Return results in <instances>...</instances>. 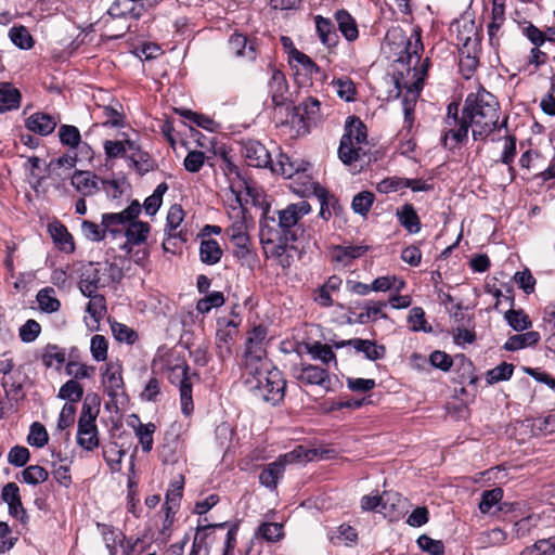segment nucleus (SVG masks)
<instances>
[{
	"label": "nucleus",
	"mask_w": 555,
	"mask_h": 555,
	"mask_svg": "<svg viewBox=\"0 0 555 555\" xmlns=\"http://www.w3.org/2000/svg\"><path fill=\"white\" fill-rule=\"evenodd\" d=\"M463 109L475 140L485 139L498 127L500 106L494 95L485 88L479 87L477 92L469 93Z\"/></svg>",
	"instance_id": "nucleus-1"
},
{
	"label": "nucleus",
	"mask_w": 555,
	"mask_h": 555,
	"mask_svg": "<svg viewBox=\"0 0 555 555\" xmlns=\"http://www.w3.org/2000/svg\"><path fill=\"white\" fill-rule=\"evenodd\" d=\"M245 384L253 395L273 405L280 403L285 395L286 382L280 370L270 362L249 365L244 369Z\"/></svg>",
	"instance_id": "nucleus-2"
},
{
	"label": "nucleus",
	"mask_w": 555,
	"mask_h": 555,
	"mask_svg": "<svg viewBox=\"0 0 555 555\" xmlns=\"http://www.w3.org/2000/svg\"><path fill=\"white\" fill-rule=\"evenodd\" d=\"M311 211V206L306 201L289 204L284 209L276 210L272 216L266 210L260 219V228H264L267 240H278V234L287 235L288 238H297L293 229L299 220Z\"/></svg>",
	"instance_id": "nucleus-3"
},
{
	"label": "nucleus",
	"mask_w": 555,
	"mask_h": 555,
	"mask_svg": "<svg viewBox=\"0 0 555 555\" xmlns=\"http://www.w3.org/2000/svg\"><path fill=\"white\" fill-rule=\"evenodd\" d=\"M124 272L117 262H89L82 267L79 289L82 295H91L101 287H106L121 281Z\"/></svg>",
	"instance_id": "nucleus-4"
},
{
	"label": "nucleus",
	"mask_w": 555,
	"mask_h": 555,
	"mask_svg": "<svg viewBox=\"0 0 555 555\" xmlns=\"http://www.w3.org/2000/svg\"><path fill=\"white\" fill-rule=\"evenodd\" d=\"M366 147L365 125L358 117H349L338 147L339 159L346 165L359 162L366 155Z\"/></svg>",
	"instance_id": "nucleus-5"
},
{
	"label": "nucleus",
	"mask_w": 555,
	"mask_h": 555,
	"mask_svg": "<svg viewBox=\"0 0 555 555\" xmlns=\"http://www.w3.org/2000/svg\"><path fill=\"white\" fill-rule=\"evenodd\" d=\"M314 455V450H308L299 446L293 451L281 455L278 461L266 465L259 475V481L269 489H275L286 464L308 462L311 461Z\"/></svg>",
	"instance_id": "nucleus-6"
},
{
	"label": "nucleus",
	"mask_w": 555,
	"mask_h": 555,
	"mask_svg": "<svg viewBox=\"0 0 555 555\" xmlns=\"http://www.w3.org/2000/svg\"><path fill=\"white\" fill-rule=\"evenodd\" d=\"M423 49L424 47L422 43L421 29L414 28L411 36L406 40L405 53L408 56V64L413 65V77H416V79L410 85L405 83L404 86L408 92L413 93L414 99L418 95V92L423 88L424 77L426 76L428 68L429 61L426 59L422 64L421 69L418 72L416 70V65L421 60V53L423 52Z\"/></svg>",
	"instance_id": "nucleus-7"
},
{
	"label": "nucleus",
	"mask_w": 555,
	"mask_h": 555,
	"mask_svg": "<svg viewBox=\"0 0 555 555\" xmlns=\"http://www.w3.org/2000/svg\"><path fill=\"white\" fill-rule=\"evenodd\" d=\"M99 410L85 400L81 413L78 420L77 444L87 450L93 451L99 447V430L95 424Z\"/></svg>",
	"instance_id": "nucleus-8"
},
{
	"label": "nucleus",
	"mask_w": 555,
	"mask_h": 555,
	"mask_svg": "<svg viewBox=\"0 0 555 555\" xmlns=\"http://www.w3.org/2000/svg\"><path fill=\"white\" fill-rule=\"evenodd\" d=\"M469 124L467 118L464 116V111L462 112V116H459V104L455 102H451L447 108V116L444 118V127L442 130V142L443 145H448V140L454 142V145L462 143L468 133Z\"/></svg>",
	"instance_id": "nucleus-9"
},
{
	"label": "nucleus",
	"mask_w": 555,
	"mask_h": 555,
	"mask_svg": "<svg viewBox=\"0 0 555 555\" xmlns=\"http://www.w3.org/2000/svg\"><path fill=\"white\" fill-rule=\"evenodd\" d=\"M266 338L267 328L264 326L254 327L247 336L246 351H245V364L244 369H248L249 365L256 366L258 363L269 362L266 359Z\"/></svg>",
	"instance_id": "nucleus-10"
},
{
	"label": "nucleus",
	"mask_w": 555,
	"mask_h": 555,
	"mask_svg": "<svg viewBox=\"0 0 555 555\" xmlns=\"http://www.w3.org/2000/svg\"><path fill=\"white\" fill-rule=\"evenodd\" d=\"M294 378L304 385L320 386L325 390L331 389V375L327 369L309 364L300 363L292 369Z\"/></svg>",
	"instance_id": "nucleus-11"
},
{
	"label": "nucleus",
	"mask_w": 555,
	"mask_h": 555,
	"mask_svg": "<svg viewBox=\"0 0 555 555\" xmlns=\"http://www.w3.org/2000/svg\"><path fill=\"white\" fill-rule=\"evenodd\" d=\"M242 154L248 166L268 168L272 165V158L266 146L256 140H248L242 145Z\"/></svg>",
	"instance_id": "nucleus-12"
},
{
	"label": "nucleus",
	"mask_w": 555,
	"mask_h": 555,
	"mask_svg": "<svg viewBox=\"0 0 555 555\" xmlns=\"http://www.w3.org/2000/svg\"><path fill=\"white\" fill-rule=\"evenodd\" d=\"M183 441L178 433L170 430L165 434L164 442L159 448V456L164 463L178 462L183 453Z\"/></svg>",
	"instance_id": "nucleus-13"
},
{
	"label": "nucleus",
	"mask_w": 555,
	"mask_h": 555,
	"mask_svg": "<svg viewBox=\"0 0 555 555\" xmlns=\"http://www.w3.org/2000/svg\"><path fill=\"white\" fill-rule=\"evenodd\" d=\"M269 90L271 94V101L275 107L286 105L289 100L288 83L285 75L279 70L273 69L271 78L269 80Z\"/></svg>",
	"instance_id": "nucleus-14"
},
{
	"label": "nucleus",
	"mask_w": 555,
	"mask_h": 555,
	"mask_svg": "<svg viewBox=\"0 0 555 555\" xmlns=\"http://www.w3.org/2000/svg\"><path fill=\"white\" fill-rule=\"evenodd\" d=\"M151 227L147 222L134 220L129 224L125 231L126 242L120 245V249L126 254L131 255L132 245H140L144 243L150 233Z\"/></svg>",
	"instance_id": "nucleus-15"
},
{
	"label": "nucleus",
	"mask_w": 555,
	"mask_h": 555,
	"mask_svg": "<svg viewBox=\"0 0 555 555\" xmlns=\"http://www.w3.org/2000/svg\"><path fill=\"white\" fill-rule=\"evenodd\" d=\"M106 547L109 555H132L135 543L127 540L121 532H116L112 529L103 532Z\"/></svg>",
	"instance_id": "nucleus-16"
},
{
	"label": "nucleus",
	"mask_w": 555,
	"mask_h": 555,
	"mask_svg": "<svg viewBox=\"0 0 555 555\" xmlns=\"http://www.w3.org/2000/svg\"><path fill=\"white\" fill-rule=\"evenodd\" d=\"M26 376L21 372V369H14L12 373L2 376L1 386L5 396L10 400L20 401L25 397L24 382Z\"/></svg>",
	"instance_id": "nucleus-17"
},
{
	"label": "nucleus",
	"mask_w": 555,
	"mask_h": 555,
	"mask_svg": "<svg viewBox=\"0 0 555 555\" xmlns=\"http://www.w3.org/2000/svg\"><path fill=\"white\" fill-rule=\"evenodd\" d=\"M237 335V324L234 321L227 322L225 326L219 328L216 334V347L221 359L229 358L232 353V346Z\"/></svg>",
	"instance_id": "nucleus-18"
},
{
	"label": "nucleus",
	"mask_w": 555,
	"mask_h": 555,
	"mask_svg": "<svg viewBox=\"0 0 555 555\" xmlns=\"http://www.w3.org/2000/svg\"><path fill=\"white\" fill-rule=\"evenodd\" d=\"M70 182L82 196H92L101 190L99 178L91 171H75Z\"/></svg>",
	"instance_id": "nucleus-19"
},
{
	"label": "nucleus",
	"mask_w": 555,
	"mask_h": 555,
	"mask_svg": "<svg viewBox=\"0 0 555 555\" xmlns=\"http://www.w3.org/2000/svg\"><path fill=\"white\" fill-rule=\"evenodd\" d=\"M309 163L305 160L292 159L285 154H280L276 163L272 162L271 170L281 173L285 178H293L295 175L307 171Z\"/></svg>",
	"instance_id": "nucleus-20"
},
{
	"label": "nucleus",
	"mask_w": 555,
	"mask_h": 555,
	"mask_svg": "<svg viewBox=\"0 0 555 555\" xmlns=\"http://www.w3.org/2000/svg\"><path fill=\"white\" fill-rule=\"evenodd\" d=\"M59 122V118L46 113H35L26 119V128L40 135L52 133Z\"/></svg>",
	"instance_id": "nucleus-21"
},
{
	"label": "nucleus",
	"mask_w": 555,
	"mask_h": 555,
	"mask_svg": "<svg viewBox=\"0 0 555 555\" xmlns=\"http://www.w3.org/2000/svg\"><path fill=\"white\" fill-rule=\"evenodd\" d=\"M259 237H260V242L263 246L264 253L274 259L282 257L283 253H285V251L293 250L294 247L289 246L288 243L291 241L296 240V238H288L287 235H282L280 233L278 234V240H275V241L267 240V237H264V228H260Z\"/></svg>",
	"instance_id": "nucleus-22"
},
{
	"label": "nucleus",
	"mask_w": 555,
	"mask_h": 555,
	"mask_svg": "<svg viewBox=\"0 0 555 555\" xmlns=\"http://www.w3.org/2000/svg\"><path fill=\"white\" fill-rule=\"evenodd\" d=\"M103 385L107 395L112 398L116 397L118 390L124 387L121 369L118 364L107 363L103 373Z\"/></svg>",
	"instance_id": "nucleus-23"
},
{
	"label": "nucleus",
	"mask_w": 555,
	"mask_h": 555,
	"mask_svg": "<svg viewBox=\"0 0 555 555\" xmlns=\"http://www.w3.org/2000/svg\"><path fill=\"white\" fill-rule=\"evenodd\" d=\"M48 229L53 242L62 251L73 253L75 250L73 236L64 224L54 221L49 224Z\"/></svg>",
	"instance_id": "nucleus-24"
},
{
	"label": "nucleus",
	"mask_w": 555,
	"mask_h": 555,
	"mask_svg": "<svg viewBox=\"0 0 555 555\" xmlns=\"http://www.w3.org/2000/svg\"><path fill=\"white\" fill-rule=\"evenodd\" d=\"M357 352L364 353L365 358L371 361L380 360L386 354V348L384 345H377L375 341L362 338H352L349 341Z\"/></svg>",
	"instance_id": "nucleus-25"
},
{
	"label": "nucleus",
	"mask_w": 555,
	"mask_h": 555,
	"mask_svg": "<svg viewBox=\"0 0 555 555\" xmlns=\"http://www.w3.org/2000/svg\"><path fill=\"white\" fill-rule=\"evenodd\" d=\"M505 21V7L496 0L492 3L491 22L488 25V36L491 46H499L498 33Z\"/></svg>",
	"instance_id": "nucleus-26"
},
{
	"label": "nucleus",
	"mask_w": 555,
	"mask_h": 555,
	"mask_svg": "<svg viewBox=\"0 0 555 555\" xmlns=\"http://www.w3.org/2000/svg\"><path fill=\"white\" fill-rule=\"evenodd\" d=\"M404 499L398 493L383 496L380 513L391 521L399 520L403 516Z\"/></svg>",
	"instance_id": "nucleus-27"
},
{
	"label": "nucleus",
	"mask_w": 555,
	"mask_h": 555,
	"mask_svg": "<svg viewBox=\"0 0 555 555\" xmlns=\"http://www.w3.org/2000/svg\"><path fill=\"white\" fill-rule=\"evenodd\" d=\"M367 250L363 245L334 246L332 248V258L336 262L349 264L352 260L360 258Z\"/></svg>",
	"instance_id": "nucleus-28"
},
{
	"label": "nucleus",
	"mask_w": 555,
	"mask_h": 555,
	"mask_svg": "<svg viewBox=\"0 0 555 555\" xmlns=\"http://www.w3.org/2000/svg\"><path fill=\"white\" fill-rule=\"evenodd\" d=\"M399 188H410L413 192L429 191L431 185L420 179L384 180L378 184L380 191H397Z\"/></svg>",
	"instance_id": "nucleus-29"
},
{
	"label": "nucleus",
	"mask_w": 555,
	"mask_h": 555,
	"mask_svg": "<svg viewBox=\"0 0 555 555\" xmlns=\"http://www.w3.org/2000/svg\"><path fill=\"white\" fill-rule=\"evenodd\" d=\"M305 349L313 360H320L323 365L327 366L331 362L337 365L336 354L332 350L331 345L320 341L306 343Z\"/></svg>",
	"instance_id": "nucleus-30"
},
{
	"label": "nucleus",
	"mask_w": 555,
	"mask_h": 555,
	"mask_svg": "<svg viewBox=\"0 0 555 555\" xmlns=\"http://www.w3.org/2000/svg\"><path fill=\"white\" fill-rule=\"evenodd\" d=\"M541 336L535 331H528L522 334L511 336L504 344V349L507 351H516L522 348L535 346Z\"/></svg>",
	"instance_id": "nucleus-31"
},
{
	"label": "nucleus",
	"mask_w": 555,
	"mask_h": 555,
	"mask_svg": "<svg viewBox=\"0 0 555 555\" xmlns=\"http://www.w3.org/2000/svg\"><path fill=\"white\" fill-rule=\"evenodd\" d=\"M133 417L137 420V425H131L134 431L135 437L138 438L142 451L145 453H149L154 443L153 435L156 430V426L153 423L143 424L140 422L139 417L137 415H133Z\"/></svg>",
	"instance_id": "nucleus-32"
},
{
	"label": "nucleus",
	"mask_w": 555,
	"mask_h": 555,
	"mask_svg": "<svg viewBox=\"0 0 555 555\" xmlns=\"http://www.w3.org/2000/svg\"><path fill=\"white\" fill-rule=\"evenodd\" d=\"M397 217L400 224L409 233H418L421 230V221L416 210L411 204H404L400 209L397 210Z\"/></svg>",
	"instance_id": "nucleus-33"
},
{
	"label": "nucleus",
	"mask_w": 555,
	"mask_h": 555,
	"mask_svg": "<svg viewBox=\"0 0 555 555\" xmlns=\"http://www.w3.org/2000/svg\"><path fill=\"white\" fill-rule=\"evenodd\" d=\"M21 93L11 83H0V112L15 109L20 106Z\"/></svg>",
	"instance_id": "nucleus-34"
},
{
	"label": "nucleus",
	"mask_w": 555,
	"mask_h": 555,
	"mask_svg": "<svg viewBox=\"0 0 555 555\" xmlns=\"http://www.w3.org/2000/svg\"><path fill=\"white\" fill-rule=\"evenodd\" d=\"M338 29L348 41H353L358 38L359 31L354 18L346 10H339L335 14Z\"/></svg>",
	"instance_id": "nucleus-35"
},
{
	"label": "nucleus",
	"mask_w": 555,
	"mask_h": 555,
	"mask_svg": "<svg viewBox=\"0 0 555 555\" xmlns=\"http://www.w3.org/2000/svg\"><path fill=\"white\" fill-rule=\"evenodd\" d=\"M229 49L236 56H243L248 60L256 57L254 44L249 42L244 35L233 34L229 39Z\"/></svg>",
	"instance_id": "nucleus-36"
},
{
	"label": "nucleus",
	"mask_w": 555,
	"mask_h": 555,
	"mask_svg": "<svg viewBox=\"0 0 555 555\" xmlns=\"http://www.w3.org/2000/svg\"><path fill=\"white\" fill-rule=\"evenodd\" d=\"M199 257L206 264H216L222 257V249L216 240H203L199 245Z\"/></svg>",
	"instance_id": "nucleus-37"
},
{
	"label": "nucleus",
	"mask_w": 555,
	"mask_h": 555,
	"mask_svg": "<svg viewBox=\"0 0 555 555\" xmlns=\"http://www.w3.org/2000/svg\"><path fill=\"white\" fill-rule=\"evenodd\" d=\"M42 363L46 367L60 370L66 360L64 349L56 345H47L41 354Z\"/></svg>",
	"instance_id": "nucleus-38"
},
{
	"label": "nucleus",
	"mask_w": 555,
	"mask_h": 555,
	"mask_svg": "<svg viewBox=\"0 0 555 555\" xmlns=\"http://www.w3.org/2000/svg\"><path fill=\"white\" fill-rule=\"evenodd\" d=\"M315 26L319 37L323 44L334 47L337 43V35L333 29L331 20L324 18L320 15L315 17Z\"/></svg>",
	"instance_id": "nucleus-39"
},
{
	"label": "nucleus",
	"mask_w": 555,
	"mask_h": 555,
	"mask_svg": "<svg viewBox=\"0 0 555 555\" xmlns=\"http://www.w3.org/2000/svg\"><path fill=\"white\" fill-rule=\"evenodd\" d=\"M387 306L385 301H367L363 307V311L358 314L357 321L360 324H366L369 322H375L379 317L386 318L383 314V309Z\"/></svg>",
	"instance_id": "nucleus-40"
},
{
	"label": "nucleus",
	"mask_w": 555,
	"mask_h": 555,
	"mask_svg": "<svg viewBox=\"0 0 555 555\" xmlns=\"http://www.w3.org/2000/svg\"><path fill=\"white\" fill-rule=\"evenodd\" d=\"M504 319L508 325L516 332L527 331L531 327L532 322L529 315L521 309H509L505 312Z\"/></svg>",
	"instance_id": "nucleus-41"
},
{
	"label": "nucleus",
	"mask_w": 555,
	"mask_h": 555,
	"mask_svg": "<svg viewBox=\"0 0 555 555\" xmlns=\"http://www.w3.org/2000/svg\"><path fill=\"white\" fill-rule=\"evenodd\" d=\"M54 293L55 292L52 287H46L38 292L37 301L43 312L52 313L60 309L61 302L54 296Z\"/></svg>",
	"instance_id": "nucleus-42"
},
{
	"label": "nucleus",
	"mask_w": 555,
	"mask_h": 555,
	"mask_svg": "<svg viewBox=\"0 0 555 555\" xmlns=\"http://www.w3.org/2000/svg\"><path fill=\"white\" fill-rule=\"evenodd\" d=\"M85 296L90 298L86 311L95 322H99L106 313L105 297L100 295L98 292Z\"/></svg>",
	"instance_id": "nucleus-43"
},
{
	"label": "nucleus",
	"mask_w": 555,
	"mask_h": 555,
	"mask_svg": "<svg viewBox=\"0 0 555 555\" xmlns=\"http://www.w3.org/2000/svg\"><path fill=\"white\" fill-rule=\"evenodd\" d=\"M255 535L270 543L278 542L283 538V526L278 522H263L258 527Z\"/></svg>",
	"instance_id": "nucleus-44"
},
{
	"label": "nucleus",
	"mask_w": 555,
	"mask_h": 555,
	"mask_svg": "<svg viewBox=\"0 0 555 555\" xmlns=\"http://www.w3.org/2000/svg\"><path fill=\"white\" fill-rule=\"evenodd\" d=\"M184 218L183 209L180 205H172L167 214V222L165 232L169 238L177 237V229L181 224Z\"/></svg>",
	"instance_id": "nucleus-45"
},
{
	"label": "nucleus",
	"mask_w": 555,
	"mask_h": 555,
	"mask_svg": "<svg viewBox=\"0 0 555 555\" xmlns=\"http://www.w3.org/2000/svg\"><path fill=\"white\" fill-rule=\"evenodd\" d=\"M234 247V256L240 260L248 261L253 257L251 242L248 234L230 240Z\"/></svg>",
	"instance_id": "nucleus-46"
},
{
	"label": "nucleus",
	"mask_w": 555,
	"mask_h": 555,
	"mask_svg": "<svg viewBox=\"0 0 555 555\" xmlns=\"http://www.w3.org/2000/svg\"><path fill=\"white\" fill-rule=\"evenodd\" d=\"M82 395H83L82 386L74 379L66 382L60 388V391H59V398L68 400L69 401L68 403H74L75 405L78 401H80V399L82 398Z\"/></svg>",
	"instance_id": "nucleus-47"
},
{
	"label": "nucleus",
	"mask_w": 555,
	"mask_h": 555,
	"mask_svg": "<svg viewBox=\"0 0 555 555\" xmlns=\"http://www.w3.org/2000/svg\"><path fill=\"white\" fill-rule=\"evenodd\" d=\"M111 330L113 333V336L116 340L119 343H126L128 345H132L138 339V334L134 330L127 326L126 324L119 323V322H111Z\"/></svg>",
	"instance_id": "nucleus-48"
},
{
	"label": "nucleus",
	"mask_w": 555,
	"mask_h": 555,
	"mask_svg": "<svg viewBox=\"0 0 555 555\" xmlns=\"http://www.w3.org/2000/svg\"><path fill=\"white\" fill-rule=\"evenodd\" d=\"M333 86L335 87L337 95L347 102H352L356 100V86L353 81L348 77H343L333 80Z\"/></svg>",
	"instance_id": "nucleus-49"
},
{
	"label": "nucleus",
	"mask_w": 555,
	"mask_h": 555,
	"mask_svg": "<svg viewBox=\"0 0 555 555\" xmlns=\"http://www.w3.org/2000/svg\"><path fill=\"white\" fill-rule=\"evenodd\" d=\"M52 475L60 486L68 488L72 485L70 462L63 459L59 464L53 463Z\"/></svg>",
	"instance_id": "nucleus-50"
},
{
	"label": "nucleus",
	"mask_w": 555,
	"mask_h": 555,
	"mask_svg": "<svg viewBox=\"0 0 555 555\" xmlns=\"http://www.w3.org/2000/svg\"><path fill=\"white\" fill-rule=\"evenodd\" d=\"M141 210L142 206L139 203V201L133 199L130 203V205L124 210L112 214L116 217V220H118L121 223V227H125L127 229L131 222L138 219L139 215L141 214Z\"/></svg>",
	"instance_id": "nucleus-51"
},
{
	"label": "nucleus",
	"mask_w": 555,
	"mask_h": 555,
	"mask_svg": "<svg viewBox=\"0 0 555 555\" xmlns=\"http://www.w3.org/2000/svg\"><path fill=\"white\" fill-rule=\"evenodd\" d=\"M48 477V470L39 465H30L22 472L23 481L33 486L44 482Z\"/></svg>",
	"instance_id": "nucleus-52"
},
{
	"label": "nucleus",
	"mask_w": 555,
	"mask_h": 555,
	"mask_svg": "<svg viewBox=\"0 0 555 555\" xmlns=\"http://www.w3.org/2000/svg\"><path fill=\"white\" fill-rule=\"evenodd\" d=\"M168 379L171 384L177 385L179 390L182 389L183 385H192L189 376V366L185 362L176 364L170 367Z\"/></svg>",
	"instance_id": "nucleus-53"
},
{
	"label": "nucleus",
	"mask_w": 555,
	"mask_h": 555,
	"mask_svg": "<svg viewBox=\"0 0 555 555\" xmlns=\"http://www.w3.org/2000/svg\"><path fill=\"white\" fill-rule=\"evenodd\" d=\"M375 196L372 192L362 191L353 197L351 207L356 214L365 216L370 211Z\"/></svg>",
	"instance_id": "nucleus-54"
},
{
	"label": "nucleus",
	"mask_w": 555,
	"mask_h": 555,
	"mask_svg": "<svg viewBox=\"0 0 555 555\" xmlns=\"http://www.w3.org/2000/svg\"><path fill=\"white\" fill-rule=\"evenodd\" d=\"M224 301V296L221 292H212L197 301L196 310L198 313L205 314L212 308L221 307Z\"/></svg>",
	"instance_id": "nucleus-55"
},
{
	"label": "nucleus",
	"mask_w": 555,
	"mask_h": 555,
	"mask_svg": "<svg viewBox=\"0 0 555 555\" xmlns=\"http://www.w3.org/2000/svg\"><path fill=\"white\" fill-rule=\"evenodd\" d=\"M225 234L229 240L234 237L248 234V225L245 219V214L240 209L234 216L231 225L225 230Z\"/></svg>",
	"instance_id": "nucleus-56"
},
{
	"label": "nucleus",
	"mask_w": 555,
	"mask_h": 555,
	"mask_svg": "<svg viewBox=\"0 0 555 555\" xmlns=\"http://www.w3.org/2000/svg\"><path fill=\"white\" fill-rule=\"evenodd\" d=\"M49 440V435L44 426L38 422L30 425L27 442L37 448H43Z\"/></svg>",
	"instance_id": "nucleus-57"
},
{
	"label": "nucleus",
	"mask_w": 555,
	"mask_h": 555,
	"mask_svg": "<svg viewBox=\"0 0 555 555\" xmlns=\"http://www.w3.org/2000/svg\"><path fill=\"white\" fill-rule=\"evenodd\" d=\"M9 37L21 49H30L34 46L33 37L24 26L12 27Z\"/></svg>",
	"instance_id": "nucleus-58"
},
{
	"label": "nucleus",
	"mask_w": 555,
	"mask_h": 555,
	"mask_svg": "<svg viewBox=\"0 0 555 555\" xmlns=\"http://www.w3.org/2000/svg\"><path fill=\"white\" fill-rule=\"evenodd\" d=\"M503 498V490L501 488H493L485 490L481 494L479 502V509L482 514H487L490 509L498 504Z\"/></svg>",
	"instance_id": "nucleus-59"
},
{
	"label": "nucleus",
	"mask_w": 555,
	"mask_h": 555,
	"mask_svg": "<svg viewBox=\"0 0 555 555\" xmlns=\"http://www.w3.org/2000/svg\"><path fill=\"white\" fill-rule=\"evenodd\" d=\"M513 372V364L503 362L487 372V382L488 384H495L499 382L507 380L512 377Z\"/></svg>",
	"instance_id": "nucleus-60"
},
{
	"label": "nucleus",
	"mask_w": 555,
	"mask_h": 555,
	"mask_svg": "<svg viewBox=\"0 0 555 555\" xmlns=\"http://www.w3.org/2000/svg\"><path fill=\"white\" fill-rule=\"evenodd\" d=\"M108 343L103 335H94L90 341V351L96 362L107 359Z\"/></svg>",
	"instance_id": "nucleus-61"
},
{
	"label": "nucleus",
	"mask_w": 555,
	"mask_h": 555,
	"mask_svg": "<svg viewBox=\"0 0 555 555\" xmlns=\"http://www.w3.org/2000/svg\"><path fill=\"white\" fill-rule=\"evenodd\" d=\"M408 321L411 323L413 332L430 333L433 331L431 326L427 325L425 312L421 307H415L410 311Z\"/></svg>",
	"instance_id": "nucleus-62"
},
{
	"label": "nucleus",
	"mask_w": 555,
	"mask_h": 555,
	"mask_svg": "<svg viewBox=\"0 0 555 555\" xmlns=\"http://www.w3.org/2000/svg\"><path fill=\"white\" fill-rule=\"evenodd\" d=\"M59 137L64 145H68L70 147H77L81 140L78 128L69 125H63L60 127Z\"/></svg>",
	"instance_id": "nucleus-63"
},
{
	"label": "nucleus",
	"mask_w": 555,
	"mask_h": 555,
	"mask_svg": "<svg viewBox=\"0 0 555 555\" xmlns=\"http://www.w3.org/2000/svg\"><path fill=\"white\" fill-rule=\"evenodd\" d=\"M81 232L87 240L92 242H100L106 236V231L103 227L89 220L81 222Z\"/></svg>",
	"instance_id": "nucleus-64"
}]
</instances>
